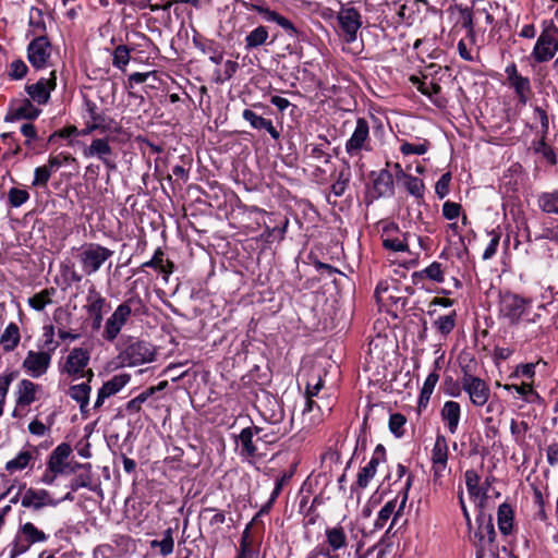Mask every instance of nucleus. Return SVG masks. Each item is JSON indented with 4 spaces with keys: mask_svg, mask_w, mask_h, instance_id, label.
Wrapping results in <instances>:
<instances>
[{
    "mask_svg": "<svg viewBox=\"0 0 558 558\" xmlns=\"http://www.w3.org/2000/svg\"><path fill=\"white\" fill-rule=\"evenodd\" d=\"M59 504L60 500L52 498L51 494L44 488H26L21 498V506L34 511L45 507H57Z\"/></svg>",
    "mask_w": 558,
    "mask_h": 558,
    "instance_id": "a211bd4d",
    "label": "nucleus"
},
{
    "mask_svg": "<svg viewBox=\"0 0 558 558\" xmlns=\"http://www.w3.org/2000/svg\"><path fill=\"white\" fill-rule=\"evenodd\" d=\"M506 390H514L526 402H536L541 400L539 395L534 390L532 383H522L521 385H505Z\"/></svg>",
    "mask_w": 558,
    "mask_h": 558,
    "instance_id": "49530a36",
    "label": "nucleus"
},
{
    "mask_svg": "<svg viewBox=\"0 0 558 558\" xmlns=\"http://www.w3.org/2000/svg\"><path fill=\"white\" fill-rule=\"evenodd\" d=\"M429 142L427 140H423L418 143H409L407 141H403L400 145V151L403 156L409 155H424L429 149Z\"/></svg>",
    "mask_w": 558,
    "mask_h": 558,
    "instance_id": "3c124183",
    "label": "nucleus"
},
{
    "mask_svg": "<svg viewBox=\"0 0 558 558\" xmlns=\"http://www.w3.org/2000/svg\"><path fill=\"white\" fill-rule=\"evenodd\" d=\"M35 460L36 449L28 446L23 448L13 459L9 460L4 465V470L13 474L26 469H33Z\"/></svg>",
    "mask_w": 558,
    "mask_h": 558,
    "instance_id": "a878e982",
    "label": "nucleus"
},
{
    "mask_svg": "<svg viewBox=\"0 0 558 558\" xmlns=\"http://www.w3.org/2000/svg\"><path fill=\"white\" fill-rule=\"evenodd\" d=\"M8 197L12 207H20L28 201L29 194L26 190L12 187Z\"/></svg>",
    "mask_w": 558,
    "mask_h": 558,
    "instance_id": "052dcab7",
    "label": "nucleus"
},
{
    "mask_svg": "<svg viewBox=\"0 0 558 558\" xmlns=\"http://www.w3.org/2000/svg\"><path fill=\"white\" fill-rule=\"evenodd\" d=\"M350 181V173L349 171H341L338 175V179L336 182L331 185V191L336 196H341L347 190V186Z\"/></svg>",
    "mask_w": 558,
    "mask_h": 558,
    "instance_id": "69168bd1",
    "label": "nucleus"
},
{
    "mask_svg": "<svg viewBox=\"0 0 558 558\" xmlns=\"http://www.w3.org/2000/svg\"><path fill=\"white\" fill-rule=\"evenodd\" d=\"M90 381L81 383L77 385H72L69 388L68 395L72 400H74L78 407L81 414L84 418H87L89 415V397H90Z\"/></svg>",
    "mask_w": 558,
    "mask_h": 558,
    "instance_id": "c756f323",
    "label": "nucleus"
},
{
    "mask_svg": "<svg viewBox=\"0 0 558 558\" xmlns=\"http://www.w3.org/2000/svg\"><path fill=\"white\" fill-rule=\"evenodd\" d=\"M322 369L319 368H312L305 376H306V390L305 396L315 397L320 391L324 381L322 377Z\"/></svg>",
    "mask_w": 558,
    "mask_h": 558,
    "instance_id": "c03bdc74",
    "label": "nucleus"
},
{
    "mask_svg": "<svg viewBox=\"0 0 558 558\" xmlns=\"http://www.w3.org/2000/svg\"><path fill=\"white\" fill-rule=\"evenodd\" d=\"M131 51L125 45L116 47L112 52V65L124 72L131 59Z\"/></svg>",
    "mask_w": 558,
    "mask_h": 558,
    "instance_id": "de8ad7c7",
    "label": "nucleus"
},
{
    "mask_svg": "<svg viewBox=\"0 0 558 558\" xmlns=\"http://www.w3.org/2000/svg\"><path fill=\"white\" fill-rule=\"evenodd\" d=\"M405 423L407 420L404 415L400 413H393L389 417V429L395 436L401 437L404 434L403 427Z\"/></svg>",
    "mask_w": 558,
    "mask_h": 558,
    "instance_id": "13d9d810",
    "label": "nucleus"
},
{
    "mask_svg": "<svg viewBox=\"0 0 558 558\" xmlns=\"http://www.w3.org/2000/svg\"><path fill=\"white\" fill-rule=\"evenodd\" d=\"M264 432V427L248 426L241 430L236 439L239 456L248 462L260 459L264 453L260 450V440L256 433Z\"/></svg>",
    "mask_w": 558,
    "mask_h": 558,
    "instance_id": "0eeeda50",
    "label": "nucleus"
},
{
    "mask_svg": "<svg viewBox=\"0 0 558 558\" xmlns=\"http://www.w3.org/2000/svg\"><path fill=\"white\" fill-rule=\"evenodd\" d=\"M411 480L412 476L409 475L407 478L405 487H404V494L399 502L398 506V497L387 501L383 508L379 510L377 518L375 520V527L376 529H383L387 521L393 515V522H396L397 518L401 514L403 511L407 500H408V489L411 486Z\"/></svg>",
    "mask_w": 558,
    "mask_h": 558,
    "instance_id": "aec40b11",
    "label": "nucleus"
},
{
    "mask_svg": "<svg viewBox=\"0 0 558 558\" xmlns=\"http://www.w3.org/2000/svg\"><path fill=\"white\" fill-rule=\"evenodd\" d=\"M155 350L153 345L145 341H136L129 344L120 354L118 360L123 367H134L145 363L153 362Z\"/></svg>",
    "mask_w": 558,
    "mask_h": 558,
    "instance_id": "9d476101",
    "label": "nucleus"
},
{
    "mask_svg": "<svg viewBox=\"0 0 558 558\" xmlns=\"http://www.w3.org/2000/svg\"><path fill=\"white\" fill-rule=\"evenodd\" d=\"M448 457H449V446L447 438L438 434L435 438L434 446L430 450V463H432V474H433V483L435 485H442V478L448 470Z\"/></svg>",
    "mask_w": 558,
    "mask_h": 558,
    "instance_id": "1a4fd4ad",
    "label": "nucleus"
},
{
    "mask_svg": "<svg viewBox=\"0 0 558 558\" xmlns=\"http://www.w3.org/2000/svg\"><path fill=\"white\" fill-rule=\"evenodd\" d=\"M411 82L413 83V85L416 86L417 90L421 94L427 96L430 99H433V96L438 95L441 90V87L439 84H437L435 82H424V81H421L416 76H412Z\"/></svg>",
    "mask_w": 558,
    "mask_h": 558,
    "instance_id": "864d4df0",
    "label": "nucleus"
},
{
    "mask_svg": "<svg viewBox=\"0 0 558 558\" xmlns=\"http://www.w3.org/2000/svg\"><path fill=\"white\" fill-rule=\"evenodd\" d=\"M497 521L499 531L507 535L512 530L513 510L510 505L504 502L498 507Z\"/></svg>",
    "mask_w": 558,
    "mask_h": 558,
    "instance_id": "ea45409f",
    "label": "nucleus"
},
{
    "mask_svg": "<svg viewBox=\"0 0 558 558\" xmlns=\"http://www.w3.org/2000/svg\"><path fill=\"white\" fill-rule=\"evenodd\" d=\"M242 117L245 121L250 123V125L255 130H266L269 135L274 140H278L280 134L277 129L274 126L271 120L265 119L258 114H256L251 109H245L242 113Z\"/></svg>",
    "mask_w": 558,
    "mask_h": 558,
    "instance_id": "473e14b6",
    "label": "nucleus"
},
{
    "mask_svg": "<svg viewBox=\"0 0 558 558\" xmlns=\"http://www.w3.org/2000/svg\"><path fill=\"white\" fill-rule=\"evenodd\" d=\"M324 144H310L306 149H310L308 156L315 160H323L325 163L330 162L331 156L326 151V147L330 144L326 136H319Z\"/></svg>",
    "mask_w": 558,
    "mask_h": 558,
    "instance_id": "8fccbe9b",
    "label": "nucleus"
},
{
    "mask_svg": "<svg viewBox=\"0 0 558 558\" xmlns=\"http://www.w3.org/2000/svg\"><path fill=\"white\" fill-rule=\"evenodd\" d=\"M142 266L158 269L161 272H163L166 276L171 274V269L165 268L163 252L160 248H158L155 252L151 259H149L148 262H145Z\"/></svg>",
    "mask_w": 558,
    "mask_h": 558,
    "instance_id": "bf43d9fd",
    "label": "nucleus"
},
{
    "mask_svg": "<svg viewBox=\"0 0 558 558\" xmlns=\"http://www.w3.org/2000/svg\"><path fill=\"white\" fill-rule=\"evenodd\" d=\"M461 205L454 202L447 201L442 205V216L447 220H454L461 214Z\"/></svg>",
    "mask_w": 558,
    "mask_h": 558,
    "instance_id": "774afa93",
    "label": "nucleus"
},
{
    "mask_svg": "<svg viewBox=\"0 0 558 558\" xmlns=\"http://www.w3.org/2000/svg\"><path fill=\"white\" fill-rule=\"evenodd\" d=\"M52 46L46 36L34 38L27 46V60L36 70L50 66Z\"/></svg>",
    "mask_w": 558,
    "mask_h": 558,
    "instance_id": "4468645a",
    "label": "nucleus"
},
{
    "mask_svg": "<svg viewBox=\"0 0 558 558\" xmlns=\"http://www.w3.org/2000/svg\"><path fill=\"white\" fill-rule=\"evenodd\" d=\"M533 301L511 291H504L498 300V318L510 327L535 323L531 318Z\"/></svg>",
    "mask_w": 558,
    "mask_h": 558,
    "instance_id": "f257e3e1",
    "label": "nucleus"
},
{
    "mask_svg": "<svg viewBox=\"0 0 558 558\" xmlns=\"http://www.w3.org/2000/svg\"><path fill=\"white\" fill-rule=\"evenodd\" d=\"M461 385L471 404L475 408H482L488 402L490 388L484 379L474 376L468 369L463 368Z\"/></svg>",
    "mask_w": 558,
    "mask_h": 558,
    "instance_id": "6e6552de",
    "label": "nucleus"
},
{
    "mask_svg": "<svg viewBox=\"0 0 558 558\" xmlns=\"http://www.w3.org/2000/svg\"><path fill=\"white\" fill-rule=\"evenodd\" d=\"M397 292L398 288L396 286L390 284L388 281H381L375 289V298L381 306L397 305L399 302H401V305H404L405 300L397 295Z\"/></svg>",
    "mask_w": 558,
    "mask_h": 558,
    "instance_id": "7c9ffc66",
    "label": "nucleus"
},
{
    "mask_svg": "<svg viewBox=\"0 0 558 558\" xmlns=\"http://www.w3.org/2000/svg\"><path fill=\"white\" fill-rule=\"evenodd\" d=\"M477 522V530L474 532L473 535L470 534L469 538L471 543L476 547V558H500L499 554H494L487 545L483 544L485 537V533L482 532V514L476 519Z\"/></svg>",
    "mask_w": 558,
    "mask_h": 558,
    "instance_id": "72a5a7b5",
    "label": "nucleus"
},
{
    "mask_svg": "<svg viewBox=\"0 0 558 558\" xmlns=\"http://www.w3.org/2000/svg\"><path fill=\"white\" fill-rule=\"evenodd\" d=\"M451 182V173H444L435 184V193L439 198H445L449 193V185Z\"/></svg>",
    "mask_w": 558,
    "mask_h": 558,
    "instance_id": "338daca9",
    "label": "nucleus"
},
{
    "mask_svg": "<svg viewBox=\"0 0 558 558\" xmlns=\"http://www.w3.org/2000/svg\"><path fill=\"white\" fill-rule=\"evenodd\" d=\"M14 379L13 373H7L0 375V417L3 415L4 404L7 396L10 389V385Z\"/></svg>",
    "mask_w": 558,
    "mask_h": 558,
    "instance_id": "4d7b16f0",
    "label": "nucleus"
},
{
    "mask_svg": "<svg viewBox=\"0 0 558 558\" xmlns=\"http://www.w3.org/2000/svg\"><path fill=\"white\" fill-rule=\"evenodd\" d=\"M72 453V448L69 444H60L58 445L49 456L47 461V466L50 468L52 472H59L60 474L66 473L69 468L68 459Z\"/></svg>",
    "mask_w": 558,
    "mask_h": 558,
    "instance_id": "bb28decb",
    "label": "nucleus"
},
{
    "mask_svg": "<svg viewBox=\"0 0 558 558\" xmlns=\"http://www.w3.org/2000/svg\"><path fill=\"white\" fill-rule=\"evenodd\" d=\"M51 359L50 351L29 350L22 363V367L33 378H39L47 373Z\"/></svg>",
    "mask_w": 558,
    "mask_h": 558,
    "instance_id": "6ab92c4d",
    "label": "nucleus"
},
{
    "mask_svg": "<svg viewBox=\"0 0 558 558\" xmlns=\"http://www.w3.org/2000/svg\"><path fill=\"white\" fill-rule=\"evenodd\" d=\"M558 51V27L553 21H544L541 35L531 52V58L536 63L550 61Z\"/></svg>",
    "mask_w": 558,
    "mask_h": 558,
    "instance_id": "20e7f679",
    "label": "nucleus"
},
{
    "mask_svg": "<svg viewBox=\"0 0 558 558\" xmlns=\"http://www.w3.org/2000/svg\"><path fill=\"white\" fill-rule=\"evenodd\" d=\"M374 190L378 196H390L393 194V177L387 170H380L374 180Z\"/></svg>",
    "mask_w": 558,
    "mask_h": 558,
    "instance_id": "e433bc0d",
    "label": "nucleus"
},
{
    "mask_svg": "<svg viewBox=\"0 0 558 558\" xmlns=\"http://www.w3.org/2000/svg\"><path fill=\"white\" fill-rule=\"evenodd\" d=\"M113 251L99 243H84L77 248L75 258L85 276H93L111 259Z\"/></svg>",
    "mask_w": 558,
    "mask_h": 558,
    "instance_id": "f03ea898",
    "label": "nucleus"
},
{
    "mask_svg": "<svg viewBox=\"0 0 558 558\" xmlns=\"http://www.w3.org/2000/svg\"><path fill=\"white\" fill-rule=\"evenodd\" d=\"M140 298H130L113 311V313L107 318L102 331V338L106 341L112 342L117 339L120 331L129 320L132 314V304L140 303Z\"/></svg>",
    "mask_w": 558,
    "mask_h": 558,
    "instance_id": "423d86ee",
    "label": "nucleus"
},
{
    "mask_svg": "<svg viewBox=\"0 0 558 558\" xmlns=\"http://www.w3.org/2000/svg\"><path fill=\"white\" fill-rule=\"evenodd\" d=\"M326 548L319 549L320 556L338 558V553L345 550L349 546V538L344 527L341 524L327 526L325 529Z\"/></svg>",
    "mask_w": 558,
    "mask_h": 558,
    "instance_id": "2eb2a0df",
    "label": "nucleus"
},
{
    "mask_svg": "<svg viewBox=\"0 0 558 558\" xmlns=\"http://www.w3.org/2000/svg\"><path fill=\"white\" fill-rule=\"evenodd\" d=\"M464 477H465V485H466V489H468L469 494L473 495V496H477L480 493L478 484L481 481V477L477 474V472L475 470H468L464 473Z\"/></svg>",
    "mask_w": 558,
    "mask_h": 558,
    "instance_id": "680f3d73",
    "label": "nucleus"
},
{
    "mask_svg": "<svg viewBox=\"0 0 558 558\" xmlns=\"http://www.w3.org/2000/svg\"><path fill=\"white\" fill-rule=\"evenodd\" d=\"M380 239L383 246L388 251L396 253L409 251L407 234L395 222H383Z\"/></svg>",
    "mask_w": 558,
    "mask_h": 558,
    "instance_id": "f3484780",
    "label": "nucleus"
},
{
    "mask_svg": "<svg viewBox=\"0 0 558 558\" xmlns=\"http://www.w3.org/2000/svg\"><path fill=\"white\" fill-rule=\"evenodd\" d=\"M247 10L255 11L263 16L266 22H274L284 29L290 37H298L299 29L286 16L277 11L270 10L268 7L258 3H245Z\"/></svg>",
    "mask_w": 558,
    "mask_h": 558,
    "instance_id": "4be33fe9",
    "label": "nucleus"
},
{
    "mask_svg": "<svg viewBox=\"0 0 558 558\" xmlns=\"http://www.w3.org/2000/svg\"><path fill=\"white\" fill-rule=\"evenodd\" d=\"M54 294V288H47L31 296L27 303L34 311L40 312L44 311L46 306L52 304V296Z\"/></svg>",
    "mask_w": 558,
    "mask_h": 558,
    "instance_id": "58836bf2",
    "label": "nucleus"
},
{
    "mask_svg": "<svg viewBox=\"0 0 558 558\" xmlns=\"http://www.w3.org/2000/svg\"><path fill=\"white\" fill-rule=\"evenodd\" d=\"M269 39L268 28L264 25H258L254 29H252L244 39L245 49L251 51L256 49L263 45H266Z\"/></svg>",
    "mask_w": 558,
    "mask_h": 558,
    "instance_id": "c9c22d12",
    "label": "nucleus"
},
{
    "mask_svg": "<svg viewBox=\"0 0 558 558\" xmlns=\"http://www.w3.org/2000/svg\"><path fill=\"white\" fill-rule=\"evenodd\" d=\"M489 235L492 236L490 241L487 244L486 248L484 250V253L482 256L484 260H488L495 256V254L497 253L500 236H501L500 232H497V231L489 232Z\"/></svg>",
    "mask_w": 558,
    "mask_h": 558,
    "instance_id": "e2e57ef3",
    "label": "nucleus"
},
{
    "mask_svg": "<svg viewBox=\"0 0 558 558\" xmlns=\"http://www.w3.org/2000/svg\"><path fill=\"white\" fill-rule=\"evenodd\" d=\"M41 391L43 388L39 384L29 379L20 380L14 391L15 408L12 417L21 418L28 407L39 399Z\"/></svg>",
    "mask_w": 558,
    "mask_h": 558,
    "instance_id": "9b49d317",
    "label": "nucleus"
},
{
    "mask_svg": "<svg viewBox=\"0 0 558 558\" xmlns=\"http://www.w3.org/2000/svg\"><path fill=\"white\" fill-rule=\"evenodd\" d=\"M34 104L35 102L27 98L16 101L11 107L10 114L7 119L11 121L35 120L41 113V110Z\"/></svg>",
    "mask_w": 558,
    "mask_h": 558,
    "instance_id": "cd10ccee",
    "label": "nucleus"
},
{
    "mask_svg": "<svg viewBox=\"0 0 558 558\" xmlns=\"http://www.w3.org/2000/svg\"><path fill=\"white\" fill-rule=\"evenodd\" d=\"M85 119L100 126L101 133H120L122 131V126L99 110L94 101L85 100Z\"/></svg>",
    "mask_w": 558,
    "mask_h": 558,
    "instance_id": "5701e85b",
    "label": "nucleus"
},
{
    "mask_svg": "<svg viewBox=\"0 0 558 558\" xmlns=\"http://www.w3.org/2000/svg\"><path fill=\"white\" fill-rule=\"evenodd\" d=\"M52 172L46 166L37 167L34 171L33 186H47Z\"/></svg>",
    "mask_w": 558,
    "mask_h": 558,
    "instance_id": "0e129e2a",
    "label": "nucleus"
},
{
    "mask_svg": "<svg viewBox=\"0 0 558 558\" xmlns=\"http://www.w3.org/2000/svg\"><path fill=\"white\" fill-rule=\"evenodd\" d=\"M401 181L403 182V185L409 194L418 201L424 198L425 185L420 178L408 174Z\"/></svg>",
    "mask_w": 558,
    "mask_h": 558,
    "instance_id": "a18cd8bd",
    "label": "nucleus"
},
{
    "mask_svg": "<svg viewBox=\"0 0 558 558\" xmlns=\"http://www.w3.org/2000/svg\"><path fill=\"white\" fill-rule=\"evenodd\" d=\"M337 21L343 40L348 44L355 41L357 32L362 27V16L360 12L350 4L341 5L337 14Z\"/></svg>",
    "mask_w": 558,
    "mask_h": 558,
    "instance_id": "ddd939ff",
    "label": "nucleus"
},
{
    "mask_svg": "<svg viewBox=\"0 0 558 558\" xmlns=\"http://www.w3.org/2000/svg\"><path fill=\"white\" fill-rule=\"evenodd\" d=\"M457 323V313L452 311L448 315H440L433 322V327L442 337H447L452 332Z\"/></svg>",
    "mask_w": 558,
    "mask_h": 558,
    "instance_id": "79ce46f5",
    "label": "nucleus"
},
{
    "mask_svg": "<svg viewBox=\"0 0 558 558\" xmlns=\"http://www.w3.org/2000/svg\"><path fill=\"white\" fill-rule=\"evenodd\" d=\"M368 122L364 118H359L351 136L345 142V153L350 157H362L363 151L372 150Z\"/></svg>",
    "mask_w": 558,
    "mask_h": 558,
    "instance_id": "f8f14e48",
    "label": "nucleus"
},
{
    "mask_svg": "<svg viewBox=\"0 0 558 558\" xmlns=\"http://www.w3.org/2000/svg\"><path fill=\"white\" fill-rule=\"evenodd\" d=\"M482 519H483V523H482V532L485 533V539H484V545L486 544L487 547L494 553V554H498V546L495 544V538H496V532H495V527H494V524H493V521H492V518L490 517H485L484 514H482Z\"/></svg>",
    "mask_w": 558,
    "mask_h": 558,
    "instance_id": "09e8293b",
    "label": "nucleus"
},
{
    "mask_svg": "<svg viewBox=\"0 0 558 558\" xmlns=\"http://www.w3.org/2000/svg\"><path fill=\"white\" fill-rule=\"evenodd\" d=\"M112 147L107 137L95 138L90 145L83 149V156L86 158L97 157L108 170H116L117 163L112 158Z\"/></svg>",
    "mask_w": 558,
    "mask_h": 558,
    "instance_id": "412c9836",
    "label": "nucleus"
},
{
    "mask_svg": "<svg viewBox=\"0 0 558 558\" xmlns=\"http://www.w3.org/2000/svg\"><path fill=\"white\" fill-rule=\"evenodd\" d=\"M378 465L379 457H372L367 464L359 471L355 483L359 488L365 489L369 485L377 472Z\"/></svg>",
    "mask_w": 558,
    "mask_h": 558,
    "instance_id": "4c0bfd02",
    "label": "nucleus"
},
{
    "mask_svg": "<svg viewBox=\"0 0 558 558\" xmlns=\"http://www.w3.org/2000/svg\"><path fill=\"white\" fill-rule=\"evenodd\" d=\"M49 535L33 522L19 525L12 542L9 544V558H17L26 554L35 544L46 543Z\"/></svg>",
    "mask_w": 558,
    "mask_h": 558,
    "instance_id": "7ed1b4c3",
    "label": "nucleus"
},
{
    "mask_svg": "<svg viewBox=\"0 0 558 558\" xmlns=\"http://www.w3.org/2000/svg\"><path fill=\"white\" fill-rule=\"evenodd\" d=\"M440 418L450 434H456L461 418V405L457 401H446L440 410Z\"/></svg>",
    "mask_w": 558,
    "mask_h": 558,
    "instance_id": "c85d7f7f",
    "label": "nucleus"
},
{
    "mask_svg": "<svg viewBox=\"0 0 558 558\" xmlns=\"http://www.w3.org/2000/svg\"><path fill=\"white\" fill-rule=\"evenodd\" d=\"M547 137H539L537 142H533V150L541 154L550 165L557 163V156L554 149L546 143Z\"/></svg>",
    "mask_w": 558,
    "mask_h": 558,
    "instance_id": "603ef678",
    "label": "nucleus"
},
{
    "mask_svg": "<svg viewBox=\"0 0 558 558\" xmlns=\"http://www.w3.org/2000/svg\"><path fill=\"white\" fill-rule=\"evenodd\" d=\"M537 205L545 214L558 215V190L539 194Z\"/></svg>",
    "mask_w": 558,
    "mask_h": 558,
    "instance_id": "a19ab883",
    "label": "nucleus"
},
{
    "mask_svg": "<svg viewBox=\"0 0 558 558\" xmlns=\"http://www.w3.org/2000/svg\"><path fill=\"white\" fill-rule=\"evenodd\" d=\"M28 68L22 59L13 60L8 66V76L12 81H20L26 76Z\"/></svg>",
    "mask_w": 558,
    "mask_h": 558,
    "instance_id": "5fc2aeb1",
    "label": "nucleus"
},
{
    "mask_svg": "<svg viewBox=\"0 0 558 558\" xmlns=\"http://www.w3.org/2000/svg\"><path fill=\"white\" fill-rule=\"evenodd\" d=\"M21 341L20 328L15 323H10L0 337V344L4 352L15 350Z\"/></svg>",
    "mask_w": 558,
    "mask_h": 558,
    "instance_id": "f704fd0d",
    "label": "nucleus"
},
{
    "mask_svg": "<svg viewBox=\"0 0 558 558\" xmlns=\"http://www.w3.org/2000/svg\"><path fill=\"white\" fill-rule=\"evenodd\" d=\"M414 277L420 279H428L430 281L435 282H444L445 280V271L444 267L438 262H433L430 265L425 267L424 269L416 271L414 274Z\"/></svg>",
    "mask_w": 558,
    "mask_h": 558,
    "instance_id": "37998d69",
    "label": "nucleus"
},
{
    "mask_svg": "<svg viewBox=\"0 0 558 558\" xmlns=\"http://www.w3.org/2000/svg\"><path fill=\"white\" fill-rule=\"evenodd\" d=\"M130 380L131 375L124 373L114 375L111 379L104 383L102 386L98 389L97 398L93 409H100L106 399L120 392L130 383Z\"/></svg>",
    "mask_w": 558,
    "mask_h": 558,
    "instance_id": "393cba45",
    "label": "nucleus"
},
{
    "mask_svg": "<svg viewBox=\"0 0 558 558\" xmlns=\"http://www.w3.org/2000/svg\"><path fill=\"white\" fill-rule=\"evenodd\" d=\"M56 87L57 74L56 71H51L48 77H40L36 83L26 84L25 92L33 102L43 106L49 102Z\"/></svg>",
    "mask_w": 558,
    "mask_h": 558,
    "instance_id": "dca6fc26",
    "label": "nucleus"
},
{
    "mask_svg": "<svg viewBox=\"0 0 558 558\" xmlns=\"http://www.w3.org/2000/svg\"><path fill=\"white\" fill-rule=\"evenodd\" d=\"M505 73L507 74L510 87L514 89L519 102L523 106L526 105L532 92L529 77L522 76L514 63L507 65Z\"/></svg>",
    "mask_w": 558,
    "mask_h": 558,
    "instance_id": "b1692460",
    "label": "nucleus"
},
{
    "mask_svg": "<svg viewBox=\"0 0 558 558\" xmlns=\"http://www.w3.org/2000/svg\"><path fill=\"white\" fill-rule=\"evenodd\" d=\"M153 390H144L137 397L131 399L125 403V411L129 414H137L142 409V404L151 397Z\"/></svg>",
    "mask_w": 558,
    "mask_h": 558,
    "instance_id": "6e6d98bb",
    "label": "nucleus"
},
{
    "mask_svg": "<svg viewBox=\"0 0 558 558\" xmlns=\"http://www.w3.org/2000/svg\"><path fill=\"white\" fill-rule=\"evenodd\" d=\"M108 303L106 298L101 295L94 286H90L86 295V303L83 306L88 316L104 315L107 312Z\"/></svg>",
    "mask_w": 558,
    "mask_h": 558,
    "instance_id": "2f4dec72",
    "label": "nucleus"
},
{
    "mask_svg": "<svg viewBox=\"0 0 558 558\" xmlns=\"http://www.w3.org/2000/svg\"><path fill=\"white\" fill-rule=\"evenodd\" d=\"M89 361L90 353L87 349L73 348L60 366V372L73 377V379L87 377L88 381H90L94 377V372L90 368L86 369Z\"/></svg>",
    "mask_w": 558,
    "mask_h": 558,
    "instance_id": "39448f33",
    "label": "nucleus"
}]
</instances>
